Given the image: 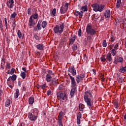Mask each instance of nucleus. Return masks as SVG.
Wrapping results in <instances>:
<instances>
[{"label": "nucleus", "instance_id": "f257e3e1", "mask_svg": "<svg viewBox=\"0 0 126 126\" xmlns=\"http://www.w3.org/2000/svg\"><path fill=\"white\" fill-rule=\"evenodd\" d=\"M92 92L90 91H87L85 92L84 99L88 107H92V102H91V98H92Z\"/></svg>", "mask_w": 126, "mask_h": 126}, {"label": "nucleus", "instance_id": "f03ea898", "mask_svg": "<svg viewBox=\"0 0 126 126\" xmlns=\"http://www.w3.org/2000/svg\"><path fill=\"white\" fill-rule=\"evenodd\" d=\"M39 111L38 109H34L28 114V118L32 122H35L38 119Z\"/></svg>", "mask_w": 126, "mask_h": 126}, {"label": "nucleus", "instance_id": "7ed1b4c3", "mask_svg": "<svg viewBox=\"0 0 126 126\" xmlns=\"http://www.w3.org/2000/svg\"><path fill=\"white\" fill-rule=\"evenodd\" d=\"M64 29V26L63 25V23H62L59 25L55 26L53 29V30L55 34H57V35H61V34L63 32Z\"/></svg>", "mask_w": 126, "mask_h": 126}, {"label": "nucleus", "instance_id": "20e7f679", "mask_svg": "<svg viewBox=\"0 0 126 126\" xmlns=\"http://www.w3.org/2000/svg\"><path fill=\"white\" fill-rule=\"evenodd\" d=\"M86 32L87 35H90L91 36H94L96 34V31L92 28V25L90 24L87 25Z\"/></svg>", "mask_w": 126, "mask_h": 126}, {"label": "nucleus", "instance_id": "39448f33", "mask_svg": "<svg viewBox=\"0 0 126 126\" xmlns=\"http://www.w3.org/2000/svg\"><path fill=\"white\" fill-rule=\"evenodd\" d=\"M92 7L93 8V11L97 12L99 11V12H102L103 10H104V8H105L104 5H99L97 3H94L92 5Z\"/></svg>", "mask_w": 126, "mask_h": 126}, {"label": "nucleus", "instance_id": "423d86ee", "mask_svg": "<svg viewBox=\"0 0 126 126\" xmlns=\"http://www.w3.org/2000/svg\"><path fill=\"white\" fill-rule=\"evenodd\" d=\"M67 9H68V3H65L64 6H63L61 7L60 12L61 14H64V13H65V12L67 11Z\"/></svg>", "mask_w": 126, "mask_h": 126}, {"label": "nucleus", "instance_id": "0eeeda50", "mask_svg": "<svg viewBox=\"0 0 126 126\" xmlns=\"http://www.w3.org/2000/svg\"><path fill=\"white\" fill-rule=\"evenodd\" d=\"M71 86L72 87V89L70 92V95L71 96V98H73L74 94H76L77 92V90H76V83L75 86L73 87L72 84H71Z\"/></svg>", "mask_w": 126, "mask_h": 126}, {"label": "nucleus", "instance_id": "6e6552de", "mask_svg": "<svg viewBox=\"0 0 126 126\" xmlns=\"http://www.w3.org/2000/svg\"><path fill=\"white\" fill-rule=\"evenodd\" d=\"M57 97H59V98H61L62 100H66V98L67 97L66 96V94H63L62 92H60L57 93Z\"/></svg>", "mask_w": 126, "mask_h": 126}, {"label": "nucleus", "instance_id": "1a4fd4ad", "mask_svg": "<svg viewBox=\"0 0 126 126\" xmlns=\"http://www.w3.org/2000/svg\"><path fill=\"white\" fill-rule=\"evenodd\" d=\"M68 75H69L70 77V79L71 80V84L72 86L73 87L76 85V82H75V79H74V77H72L70 75V74L68 73Z\"/></svg>", "mask_w": 126, "mask_h": 126}, {"label": "nucleus", "instance_id": "9d476101", "mask_svg": "<svg viewBox=\"0 0 126 126\" xmlns=\"http://www.w3.org/2000/svg\"><path fill=\"white\" fill-rule=\"evenodd\" d=\"M34 10V12H33V14L32 15V16L30 17H32V19H37L38 17H39V15L38 14V12H37V10L36 9H33Z\"/></svg>", "mask_w": 126, "mask_h": 126}, {"label": "nucleus", "instance_id": "9b49d317", "mask_svg": "<svg viewBox=\"0 0 126 126\" xmlns=\"http://www.w3.org/2000/svg\"><path fill=\"white\" fill-rule=\"evenodd\" d=\"M124 62V58L122 57H119L117 58H115L114 63L117 64L118 63H123Z\"/></svg>", "mask_w": 126, "mask_h": 126}, {"label": "nucleus", "instance_id": "f8f14e48", "mask_svg": "<svg viewBox=\"0 0 126 126\" xmlns=\"http://www.w3.org/2000/svg\"><path fill=\"white\" fill-rule=\"evenodd\" d=\"M13 3H14V0H9L7 2V6L9 8H12L13 7Z\"/></svg>", "mask_w": 126, "mask_h": 126}, {"label": "nucleus", "instance_id": "ddd939ff", "mask_svg": "<svg viewBox=\"0 0 126 126\" xmlns=\"http://www.w3.org/2000/svg\"><path fill=\"white\" fill-rule=\"evenodd\" d=\"M68 70L70 73H72V75H76V70L73 67H70Z\"/></svg>", "mask_w": 126, "mask_h": 126}, {"label": "nucleus", "instance_id": "4468645a", "mask_svg": "<svg viewBox=\"0 0 126 126\" xmlns=\"http://www.w3.org/2000/svg\"><path fill=\"white\" fill-rule=\"evenodd\" d=\"M106 61H108L109 63H112L113 61V58H112V54L108 53L106 56Z\"/></svg>", "mask_w": 126, "mask_h": 126}, {"label": "nucleus", "instance_id": "2eb2a0df", "mask_svg": "<svg viewBox=\"0 0 126 126\" xmlns=\"http://www.w3.org/2000/svg\"><path fill=\"white\" fill-rule=\"evenodd\" d=\"M104 16L105 18H110L111 17V11L110 10H106L104 12Z\"/></svg>", "mask_w": 126, "mask_h": 126}, {"label": "nucleus", "instance_id": "dca6fc26", "mask_svg": "<svg viewBox=\"0 0 126 126\" xmlns=\"http://www.w3.org/2000/svg\"><path fill=\"white\" fill-rule=\"evenodd\" d=\"M29 25L30 27H32V26H34L35 25V22L34 21V19H32V17L30 18Z\"/></svg>", "mask_w": 126, "mask_h": 126}, {"label": "nucleus", "instance_id": "f3484780", "mask_svg": "<svg viewBox=\"0 0 126 126\" xmlns=\"http://www.w3.org/2000/svg\"><path fill=\"white\" fill-rule=\"evenodd\" d=\"M74 14L76 16H78V15H79L80 18H82V16H83V11H81L80 12H79L75 11Z\"/></svg>", "mask_w": 126, "mask_h": 126}, {"label": "nucleus", "instance_id": "a211bd4d", "mask_svg": "<svg viewBox=\"0 0 126 126\" xmlns=\"http://www.w3.org/2000/svg\"><path fill=\"white\" fill-rule=\"evenodd\" d=\"M36 48L40 51H43L44 50V44H39L36 45Z\"/></svg>", "mask_w": 126, "mask_h": 126}, {"label": "nucleus", "instance_id": "6ab92c4d", "mask_svg": "<svg viewBox=\"0 0 126 126\" xmlns=\"http://www.w3.org/2000/svg\"><path fill=\"white\" fill-rule=\"evenodd\" d=\"M81 117H82L81 113H79L77 115V125H80V119H81Z\"/></svg>", "mask_w": 126, "mask_h": 126}, {"label": "nucleus", "instance_id": "aec40b11", "mask_svg": "<svg viewBox=\"0 0 126 126\" xmlns=\"http://www.w3.org/2000/svg\"><path fill=\"white\" fill-rule=\"evenodd\" d=\"M126 71V65L125 67L121 66L119 69V72H121V73H125Z\"/></svg>", "mask_w": 126, "mask_h": 126}, {"label": "nucleus", "instance_id": "412c9836", "mask_svg": "<svg viewBox=\"0 0 126 126\" xmlns=\"http://www.w3.org/2000/svg\"><path fill=\"white\" fill-rule=\"evenodd\" d=\"M51 80H52V75L46 74V81H47V82H51Z\"/></svg>", "mask_w": 126, "mask_h": 126}, {"label": "nucleus", "instance_id": "4be33fe9", "mask_svg": "<svg viewBox=\"0 0 126 126\" xmlns=\"http://www.w3.org/2000/svg\"><path fill=\"white\" fill-rule=\"evenodd\" d=\"M19 96V90L18 89H16V92L14 93V98L17 99Z\"/></svg>", "mask_w": 126, "mask_h": 126}, {"label": "nucleus", "instance_id": "5701e85b", "mask_svg": "<svg viewBox=\"0 0 126 126\" xmlns=\"http://www.w3.org/2000/svg\"><path fill=\"white\" fill-rule=\"evenodd\" d=\"M83 79L81 78L79 76V75H77L76 76V81L77 82V83H79V82H80V81H81V80H83Z\"/></svg>", "mask_w": 126, "mask_h": 126}, {"label": "nucleus", "instance_id": "b1692460", "mask_svg": "<svg viewBox=\"0 0 126 126\" xmlns=\"http://www.w3.org/2000/svg\"><path fill=\"white\" fill-rule=\"evenodd\" d=\"M79 111L81 112H83V109H84V105L82 103H80L79 104Z\"/></svg>", "mask_w": 126, "mask_h": 126}, {"label": "nucleus", "instance_id": "393cba45", "mask_svg": "<svg viewBox=\"0 0 126 126\" xmlns=\"http://www.w3.org/2000/svg\"><path fill=\"white\" fill-rule=\"evenodd\" d=\"M41 23H42V20L38 21L37 25L36 26L38 30H41Z\"/></svg>", "mask_w": 126, "mask_h": 126}, {"label": "nucleus", "instance_id": "a878e982", "mask_svg": "<svg viewBox=\"0 0 126 126\" xmlns=\"http://www.w3.org/2000/svg\"><path fill=\"white\" fill-rule=\"evenodd\" d=\"M122 3V0H117L116 3V7L119 8L121 6V4Z\"/></svg>", "mask_w": 126, "mask_h": 126}, {"label": "nucleus", "instance_id": "bb28decb", "mask_svg": "<svg viewBox=\"0 0 126 126\" xmlns=\"http://www.w3.org/2000/svg\"><path fill=\"white\" fill-rule=\"evenodd\" d=\"M34 103V97H30L29 98V104L30 105H32Z\"/></svg>", "mask_w": 126, "mask_h": 126}, {"label": "nucleus", "instance_id": "cd10ccee", "mask_svg": "<svg viewBox=\"0 0 126 126\" xmlns=\"http://www.w3.org/2000/svg\"><path fill=\"white\" fill-rule=\"evenodd\" d=\"M20 75L23 79H25V77H26V73L25 72H21Z\"/></svg>", "mask_w": 126, "mask_h": 126}, {"label": "nucleus", "instance_id": "c85d7f7f", "mask_svg": "<svg viewBox=\"0 0 126 126\" xmlns=\"http://www.w3.org/2000/svg\"><path fill=\"white\" fill-rule=\"evenodd\" d=\"M47 24H48V23H47V21H43L41 24V26L42 28H46V26H47Z\"/></svg>", "mask_w": 126, "mask_h": 126}, {"label": "nucleus", "instance_id": "c756f323", "mask_svg": "<svg viewBox=\"0 0 126 126\" xmlns=\"http://www.w3.org/2000/svg\"><path fill=\"white\" fill-rule=\"evenodd\" d=\"M10 77H11V80H13V81H15L16 78H17V76L15 74H13L12 76H10Z\"/></svg>", "mask_w": 126, "mask_h": 126}, {"label": "nucleus", "instance_id": "7c9ffc66", "mask_svg": "<svg viewBox=\"0 0 126 126\" xmlns=\"http://www.w3.org/2000/svg\"><path fill=\"white\" fill-rule=\"evenodd\" d=\"M10 99H7L5 103V107H9L10 105Z\"/></svg>", "mask_w": 126, "mask_h": 126}, {"label": "nucleus", "instance_id": "2f4dec72", "mask_svg": "<svg viewBox=\"0 0 126 126\" xmlns=\"http://www.w3.org/2000/svg\"><path fill=\"white\" fill-rule=\"evenodd\" d=\"M81 10L83 12H85V11H87L88 8H87V6H83L81 7Z\"/></svg>", "mask_w": 126, "mask_h": 126}, {"label": "nucleus", "instance_id": "473e14b6", "mask_svg": "<svg viewBox=\"0 0 126 126\" xmlns=\"http://www.w3.org/2000/svg\"><path fill=\"white\" fill-rule=\"evenodd\" d=\"M17 35L19 39H21V38H22V32H20V30H18Z\"/></svg>", "mask_w": 126, "mask_h": 126}, {"label": "nucleus", "instance_id": "72a5a7b5", "mask_svg": "<svg viewBox=\"0 0 126 126\" xmlns=\"http://www.w3.org/2000/svg\"><path fill=\"white\" fill-rule=\"evenodd\" d=\"M56 8H54L52 10V11L51 12L52 15H53V16H57V14L56 13Z\"/></svg>", "mask_w": 126, "mask_h": 126}, {"label": "nucleus", "instance_id": "f704fd0d", "mask_svg": "<svg viewBox=\"0 0 126 126\" xmlns=\"http://www.w3.org/2000/svg\"><path fill=\"white\" fill-rule=\"evenodd\" d=\"M111 55L114 57V56H116V55H117V51H116V50L115 49H112L111 50Z\"/></svg>", "mask_w": 126, "mask_h": 126}, {"label": "nucleus", "instance_id": "c9c22d12", "mask_svg": "<svg viewBox=\"0 0 126 126\" xmlns=\"http://www.w3.org/2000/svg\"><path fill=\"white\" fill-rule=\"evenodd\" d=\"M106 56H105V55H103L101 58H100V61L101 62H106Z\"/></svg>", "mask_w": 126, "mask_h": 126}, {"label": "nucleus", "instance_id": "e433bc0d", "mask_svg": "<svg viewBox=\"0 0 126 126\" xmlns=\"http://www.w3.org/2000/svg\"><path fill=\"white\" fill-rule=\"evenodd\" d=\"M16 15H17V14H16V12H14L11 15L10 18H15Z\"/></svg>", "mask_w": 126, "mask_h": 126}, {"label": "nucleus", "instance_id": "4c0bfd02", "mask_svg": "<svg viewBox=\"0 0 126 126\" xmlns=\"http://www.w3.org/2000/svg\"><path fill=\"white\" fill-rule=\"evenodd\" d=\"M72 49H73V51L74 52H75V51H76V50H77V45L74 44L73 45Z\"/></svg>", "mask_w": 126, "mask_h": 126}, {"label": "nucleus", "instance_id": "58836bf2", "mask_svg": "<svg viewBox=\"0 0 126 126\" xmlns=\"http://www.w3.org/2000/svg\"><path fill=\"white\" fill-rule=\"evenodd\" d=\"M79 77H81V78H82L83 79L84 77H85V74L84 73H81L80 74H78Z\"/></svg>", "mask_w": 126, "mask_h": 126}, {"label": "nucleus", "instance_id": "ea45409f", "mask_svg": "<svg viewBox=\"0 0 126 126\" xmlns=\"http://www.w3.org/2000/svg\"><path fill=\"white\" fill-rule=\"evenodd\" d=\"M102 46L104 48H106V47H107V42L106 41V40H103L102 43Z\"/></svg>", "mask_w": 126, "mask_h": 126}, {"label": "nucleus", "instance_id": "a19ab883", "mask_svg": "<svg viewBox=\"0 0 126 126\" xmlns=\"http://www.w3.org/2000/svg\"><path fill=\"white\" fill-rule=\"evenodd\" d=\"M33 37L37 41H39V40H40V37L37 35V34H34Z\"/></svg>", "mask_w": 126, "mask_h": 126}, {"label": "nucleus", "instance_id": "79ce46f5", "mask_svg": "<svg viewBox=\"0 0 126 126\" xmlns=\"http://www.w3.org/2000/svg\"><path fill=\"white\" fill-rule=\"evenodd\" d=\"M118 82L119 83H123L124 82V78L121 77L118 79Z\"/></svg>", "mask_w": 126, "mask_h": 126}, {"label": "nucleus", "instance_id": "37998d69", "mask_svg": "<svg viewBox=\"0 0 126 126\" xmlns=\"http://www.w3.org/2000/svg\"><path fill=\"white\" fill-rule=\"evenodd\" d=\"M32 12V9H31V8H28V14H29L30 15H31Z\"/></svg>", "mask_w": 126, "mask_h": 126}, {"label": "nucleus", "instance_id": "c03bdc74", "mask_svg": "<svg viewBox=\"0 0 126 126\" xmlns=\"http://www.w3.org/2000/svg\"><path fill=\"white\" fill-rule=\"evenodd\" d=\"M48 74H49V75H54V73H53V71L51 70H49L48 71Z\"/></svg>", "mask_w": 126, "mask_h": 126}, {"label": "nucleus", "instance_id": "a18cd8bd", "mask_svg": "<svg viewBox=\"0 0 126 126\" xmlns=\"http://www.w3.org/2000/svg\"><path fill=\"white\" fill-rule=\"evenodd\" d=\"M78 34L79 37H81L82 33L81 32V29H80L78 32Z\"/></svg>", "mask_w": 126, "mask_h": 126}, {"label": "nucleus", "instance_id": "49530a36", "mask_svg": "<svg viewBox=\"0 0 126 126\" xmlns=\"http://www.w3.org/2000/svg\"><path fill=\"white\" fill-rule=\"evenodd\" d=\"M76 37L75 35H74L71 38H70V41L71 42H74V41H75Z\"/></svg>", "mask_w": 126, "mask_h": 126}, {"label": "nucleus", "instance_id": "de8ad7c7", "mask_svg": "<svg viewBox=\"0 0 126 126\" xmlns=\"http://www.w3.org/2000/svg\"><path fill=\"white\" fill-rule=\"evenodd\" d=\"M114 107L116 109H118V107H119V102H114Z\"/></svg>", "mask_w": 126, "mask_h": 126}, {"label": "nucleus", "instance_id": "09e8293b", "mask_svg": "<svg viewBox=\"0 0 126 126\" xmlns=\"http://www.w3.org/2000/svg\"><path fill=\"white\" fill-rule=\"evenodd\" d=\"M119 49V44L117 43L114 46V49L113 50H118Z\"/></svg>", "mask_w": 126, "mask_h": 126}, {"label": "nucleus", "instance_id": "8fccbe9b", "mask_svg": "<svg viewBox=\"0 0 126 126\" xmlns=\"http://www.w3.org/2000/svg\"><path fill=\"white\" fill-rule=\"evenodd\" d=\"M6 68L8 69H10V63H8V62H6Z\"/></svg>", "mask_w": 126, "mask_h": 126}, {"label": "nucleus", "instance_id": "3c124183", "mask_svg": "<svg viewBox=\"0 0 126 126\" xmlns=\"http://www.w3.org/2000/svg\"><path fill=\"white\" fill-rule=\"evenodd\" d=\"M62 120H63V117H61V116H58V123H61L62 122Z\"/></svg>", "mask_w": 126, "mask_h": 126}, {"label": "nucleus", "instance_id": "603ef678", "mask_svg": "<svg viewBox=\"0 0 126 126\" xmlns=\"http://www.w3.org/2000/svg\"><path fill=\"white\" fill-rule=\"evenodd\" d=\"M15 71V69H14V68H12L10 71L11 74H13Z\"/></svg>", "mask_w": 126, "mask_h": 126}, {"label": "nucleus", "instance_id": "864d4df0", "mask_svg": "<svg viewBox=\"0 0 126 126\" xmlns=\"http://www.w3.org/2000/svg\"><path fill=\"white\" fill-rule=\"evenodd\" d=\"M1 62H2L1 63H3V65H4L5 64V59L4 58H2Z\"/></svg>", "mask_w": 126, "mask_h": 126}, {"label": "nucleus", "instance_id": "5fc2aeb1", "mask_svg": "<svg viewBox=\"0 0 126 126\" xmlns=\"http://www.w3.org/2000/svg\"><path fill=\"white\" fill-rule=\"evenodd\" d=\"M63 112L61 111V112L59 113V116H58L63 117Z\"/></svg>", "mask_w": 126, "mask_h": 126}, {"label": "nucleus", "instance_id": "6e6d98bb", "mask_svg": "<svg viewBox=\"0 0 126 126\" xmlns=\"http://www.w3.org/2000/svg\"><path fill=\"white\" fill-rule=\"evenodd\" d=\"M13 30L15 29V27H16V24H15V22H14L12 25Z\"/></svg>", "mask_w": 126, "mask_h": 126}, {"label": "nucleus", "instance_id": "4d7b16f0", "mask_svg": "<svg viewBox=\"0 0 126 126\" xmlns=\"http://www.w3.org/2000/svg\"><path fill=\"white\" fill-rule=\"evenodd\" d=\"M87 38L88 40H91V39H92V36H91V35H88Z\"/></svg>", "mask_w": 126, "mask_h": 126}, {"label": "nucleus", "instance_id": "13d9d810", "mask_svg": "<svg viewBox=\"0 0 126 126\" xmlns=\"http://www.w3.org/2000/svg\"><path fill=\"white\" fill-rule=\"evenodd\" d=\"M111 42H114L115 41V37L111 35Z\"/></svg>", "mask_w": 126, "mask_h": 126}, {"label": "nucleus", "instance_id": "bf43d9fd", "mask_svg": "<svg viewBox=\"0 0 126 126\" xmlns=\"http://www.w3.org/2000/svg\"><path fill=\"white\" fill-rule=\"evenodd\" d=\"M51 93H52V92L51 91V90H48L47 93L48 96H49V95H51Z\"/></svg>", "mask_w": 126, "mask_h": 126}, {"label": "nucleus", "instance_id": "052dcab7", "mask_svg": "<svg viewBox=\"0 0 126 126\" xmlns=\"http://www.w3.org/2000/svg\"><path fill=\"white\" fill-rule=\"evenodd\" d=\"M45 87H46V84H44V85H41L42 89H45Z\"/></svg>", "mask_w": 126, "mask_h": 126}, {"label": "nucleus", "instance_id": "680f3d73", "mask_svg": "<svg viewBox=\"0 0 126 126\" xmlns=\"http://www.w3.org/2000/svg\"><path fill=\"white\" fill-rule=\"evenodd\" d=\"M33 30L34 31H38V28H37V27H34L33 28Z\"/></svg>", "mask_w": 126, "mask_h": 126}, {"label": "nucleus", "instance_id": "e2e57ef3", "mask_svg": "<svg viewBox=\"0 0 126 126\" xmlns=\"http://www.w3.org/2000/svg\"><path fill=\"white\" fill-rule=\"evenodd\" d=\"M22 69L24 71V72H26V67H23L22 68Z\"/></svg>", "mask_w": 126, "mask_h": 126}, {"label": "nucleus", "instance_id": "0e129e2a", "mask_svg": "<svg viewBox=\"0 0 126 126\" xmlns=\"http://www.w3.org/2000/svg\"><path fill=\"white\" fill-rule=\"evenodd\" d=\"M58 123L59 126H63V125L62 122H58Z\"/></svg>", "mask_w": 126, "mask_h": 126}, {"label": "nucleus", "instance_id": "69168bd1", "mask_svg": "<svg viewBox=\"0 0 126 126\" xmlns=\"http://www.w3.org/2000/svg\"><path fill=\"white\" fill-rule=\"evenodd\" d=\"M4 21H5V25L7 24V20L6 19V18H4Z\"/></svg>", "mask_w": 126, "mask_h": 126}, {"label": "nucleus", "instance_id": "338daca9", "mask_svg": "<svg viewBox=\"0 0 126 126\" xmlns=\"http://www.w3.org/2000/svg\"><path fill=\"white\" fill-rule=\"evenodd\" d=\"M19 126H25V124L24 123H21Z\"/></svg>", "mask_w": 126, "mask_h": 126}, {"label": "nucleus", "instance_id": "774afa93", "mask_svg": "<svg viewBox=\"0 0 126 126\" xmlns=\"http://www.w3.org/2000/svg\"><path fill=\"white\" fill-rule=\"evenodd\" d=\"M59 89L61 90V89H63V85H60L59 87Z\"/></svg>", "mask_w": 126, "mask_h": 126}]
</instances>
